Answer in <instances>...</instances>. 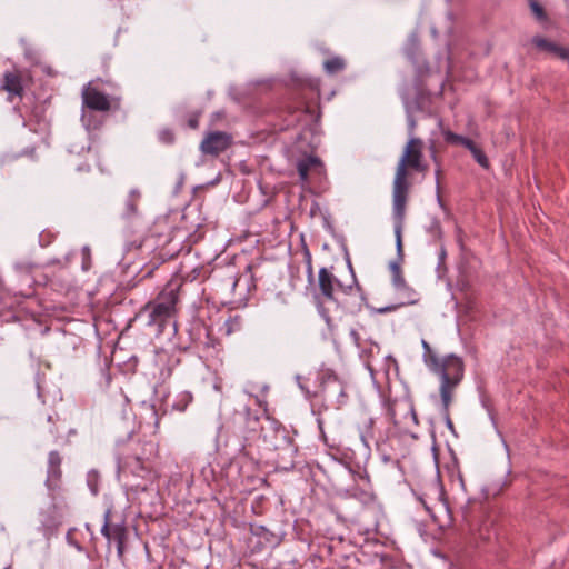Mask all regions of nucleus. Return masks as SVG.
<instances>
[{
	"label": "nucleus",
	"mask_w": 569,
	"mask_h": 569,
	"mask_svg": "<svg viewBox=\"0 0 569 569\" xmlns=\"http://www.w3.org/2000/svg\"><path fill=\"white\" fill-rule=\"evenodd\" d=\"M263 423L260 416L247 405L240 406L232 413L228 422V432L230 433L224 446L229 447L239 456L258 463L263 455L259 447L254 445L258 432H262Z\"/></svg>",
	"instance_id": "obj_1"
},
{
	"label": "nucleus",
	"mask_w": 569,
	"mask_h": 569,
	"mask_svg": "<svg viewBox=\"0 0 569 569\" xmlns=\"http://www.w3.org/2000/svg\"><path fill=\"white\" fill-rule=\"evenodd\" d=\"M423 141L420 138H411L405 147L393 180V218H395V236L398 238V248L401 253V229L406 216V206L410 183L408 182V168L418 167L422 160Z\"/></svg>",
	"instance_id": "obj_2"
},
{
	"label": "nucleus",
	"mask_w": 569,
	"mask_h": 569,
	"mask_svg": "<svg viewBox=\"0 0 569 569\" xmlns=\"http://www.w3.org/2000/svg\"><path fill=\"white\" fill-rule=\"evenodd\" d=\"M261 439L266 457L278 470H291L296 466L298 446L290 431L278 420L266 417Z\"/></svg>",
	"instance_id": "obj_3"
},
{
	"label": "nucleus",
	"mask_w": 569,
	"mask_h": 569,
	"mask_svg": "<svg viewBox=\"0 0 569 569\" xmlns=\"http://www.w3.org/2000/svg\"><path fill=\"white\" fill-rule=\"evenodd\" d=\"M318 283L325 301L335 302L349 315L361 311L363 297L355 276L350 284H342L327 268H321L318 273Z\"/></svg>",
	"instance_id": "obj_4"
},
{
	"label": "nucleus",
	"mask_w": 569,
	"mask_h": 569,
	"mask_svg": "<svg viewBox=\"0 0 569 569\" xmlns=\"http://www.w3.org/2000/svg\"><path fill=\"white\" fill-rule=\"evenodd\" d=\"M180 288V282L170 281L154 300L144 306L143 310L149 312L148 325L157 326L162 331L168 320L177 313Z\"/></svg>",
	"instance_id": "obj_5"
},
{
	"label": "nucleus",
	"mask_w": 569,
	"mask_h": 569,
	"mask_svg": "<svg viewBox=\"0 0 569 569\" xmlns=\"http://www.w3.org/2000/svg\"><path fill=\"white\" fill-rule=\"evenodd\" d=\"M423 361L433 373L439 376L440 387L459 386L463 379V360L453 353L439 358L430 348L423 352Z\"/></svg>",
	"instance_id": "obj_6"
},
{
	"label": "nucleus",
	"mask_w": 569,
	"mask_h": 569,
	"mask_svg": "<svg viewBox=\"0 0 569 569\" xmlns=\"http://www.w3.org/2000/svg\"><path fill=\"white\" fill-rule=\"evenodd\" d=\"M386 409L389 419L400 431H408L410 425H418V417L413 402L408 396L391 397L386 400Z\"/></svg>",
	"instance_id": "obj_7"
},
{
	"label": "nucleus",
	"mask_w": 569,
	"mask_h": 569,
	"mask_svg": "<svg viewBox=\"0 0 569 569\" xmlns=\"http://www.w3.org/2000/svg\"><path fill=\"white\" fill-rule=\"evenodd\" d=\"M173 239L169 236L151 231L136 246L147 254L156 253L161 261L174 258L180 251V243L171 247Z\"/></svg>",
	"instance_id": "obj_8"
},
{
	"label": "nucleus",
	"mask_w": 569,
	"mask_h": 569,
	"mask_svg": "<svg viewBox=\"0 0 569 569\" xmlns=\"http://www.w3.org/2000/svg\"><path fill=\"white\" fill-rule=\"evenodd\" d=\"M123 470L129 471L133 477L139 478L131 483L136 491H146L156 479V472L149 459L140 456H129L124 460Z\"/></svg>",
	"instance_id": "obj_9"
},
{
	"label": "nucleus",
	"mask_w": 569,
	"mask_h": 569,
	"mask_svg": "<svg viewBox=\"0 0 569 569\" xmlns=\"http://www.w3.org/2000/svg\"><path fill=\"white\" fill-rule=\"evenodd\" d=\"M320 395L326 409H340L347 399L343 382L335 375L322 379Z\"/></svg>",
	"instance_id": "obj_10"
},
{
	"label": "nucleus",
	"mask_w": 569,
	"mask_h": 569,
	"mask_svg": "<svg viewBox=\"0 0 569 569\" xmlns=\"http://www.w3.org/2000/svg\"><path fill=\"white\" fill-rule=\"evenodd\" d=\"M41 432L49 442L63 446L69 443V436L74 435L76 430L56 413L48 416L41 425Z\"/></svg>",
	"instance_id": "obj_11"
},
{
	"label": "nucleus",
	"mask_w": 569,
	"mask_h": 569,
	"mask_svg": "<svg viewBox=\"0 0 569 569\" xmlns=\"http://www.w3.org/2000/svg\"><path fill=\"white\" fill-rule=\"evenodd\" d=\"M232 144V136L224 131L208 132L200 143V150L206 156L218 157Z\"/></svg>",
	"instance_id": "obj_12"
},
{
	"label": "nucleus",
	"mask_w": 569,
	"mask_h": 569,
	"mask_svg": "<svg viewBox=\"0 0 569 569\" xmlns=\"http://www.w3.org/2000/svg\"><path fill=\"white\" fill-rule=\"evenodd\" d=\"M101 533L108 539L109 542H116L118 555L122 556L124 551V542L127 539V528L123 522L113 523L111 521L110 510H107L104 513V522L101 528Z\"/></svg>",
	"instance_id": "obj_13"
},
{
	"label": "nucleus",
	"mask_w": 569,
	"mask_h": 569,
	"mask_svg": "<svg viewBox=\"0 0 569 569\" xmlns=\"http://www.w3.org/2000/svg\"><path fill=\"white\" fill-rule=\"evenodd\" d=\"M82 99L84 107L93 111H109L111 108L108 97L90 84L82 90Z\"/></svg>",
	"instance_id": "obj_14"
},
{
	"label": "nucleus",
	"mask_w": 569,
	"mask_h": 569,
	"mask_svg": "<svg viewBox=\"0 0 569 569\" xmlns=\"http://www.w3.org/2000/svg\"><path fill=\"white\" fill-rule=\"evenodd\" d=\"M286 112L291 118L287 119V127L300 123L302 118L307 116L315 120H318L320 117V112L307 102H299L297 106H287Z\"/></svg>",
	"instance_id": "obj_15"
},
{
	"label": "nucleus",
	"mask_w": 569,
	"mask_h": 569,
	"mask_svg": "<svg viewBox=\"0 0 569 569\" xmlns=\"http://www.w3.org/2000/svg\"><path fill=\"white\" fill-rule=\"evenodd\" d=\"M1 89L7 91L9 100L12 101L13 97L22 98L24 89L22 78L19 71H7L3 74Z\"/></svg>",
	"instance_id": "obj_16"
},
{
	"label": "nucleus",
	"mask_w": 569,
	"mask_h": 569,
	"mask_svg": "<svg viewBox=\"0 0 569 569\" xmlns=\"http://www.w3.org/2000/svg\"><path fill=\"white\" fill-rule=\"evenodd\" d=\"M531 41L539 50L549 52L556 58L569 62V47L560 46L540 36L533 37Z\"/></svg>",
	"instance_id": "obj_17"
},
{
	"label": "nucleus",
	"mask_w": 569,
	"mask_h": 569,
	"mask_svg": "<svg viewBox=\"0 0 569 569\" xmlns=\"http://www.w3.org/2000/svg\"><path fill=\"white\" fill-rule=\"evenodd\" d=\"M61 456L58 451H50L48 455V477L47 485L49 488L54 489L58 487L62 471H61Z\"/></svg>",
	"instance_id": "obj_18"
},
{
	"label": "nucleus",
	"mask_w": 569,
	"mask_h": 569,
	"mask_svg": "<svg viewBox=\"0 0 569 569\" xmlns=\"http://www.w3.org/2000/svg\"><path fill=\"white\" fill-rule=\"evenodd\" d=\"M396 247H398V238L396 237ZM398 260L391 261L389 264L392 284L397 290L400 291H411L410 287L407 284V281L402 274L401 262L403 261V247L401 246V256L399 252V248H397Z\"/></svg>",
	"instance_id": "obj_19"
},
{
	"label": "nucleus",
	"mask_w": 569,
	"mask_h": 569,
	"mask_svg": "<svg viewBox=\"0 0 569 569\" xmlns=\"http://www.w3.org/2000/svg\"><path fill=\"white\" fill-rule=\"evenodd\" d=\"M458 386L439 387V395L441 401V413L449 429L453 430V422L450 417V406L453 401L455 391Z\"/></svg>",
	"instance_id": "obj_20"
},
{
	"label": "nucleus",
	"mask_w": 569,
	"mask_h": 569,
	"mask_svg": "<svg viewBox=\"0 0 569 569\" xmlns=\"http://www.w3.org/2000/svg\"><path fill=\"white\" fill-rule=\"evenodd\" d=\"M192 396L190 392L182 391L177 395H167L163 399V405L166 409L176 410L182 412L186 410L188 405L191 402Z\"/></svg>",
	"instance_id": "obj_21"
},
{
	"label": "nucleus",
	"mask_w": 569,
	"mask_h": 569,
	"mask_svg": "<svg viewBox=\"0 0 569 569\" xmlns=\"http://www.w3.org/2000/svg\"><path fill=\"white\" fill-rule=\"evenodd\" d=\"M321 161L318 157L308 156L297 162V171L302 182L308 181L309 172L321 168Z\"/></svg>",
	"instance_id": "obj_22"
},
{
	"label": "nucleus",
	"mask_w": 569,
	"mask_h": 569,
	"mask_svg": "<svg viewBox=\"0 0 569 569\" xmlns=\"http://www.w3.org/2000/svg\"><path fill=\"white\" fill-rule=\"evenodd\" d=\"M141 198V193L139 190L133 189L128 194V198L126 200L123 216L131 217L137 213L138 211V202Z\"/></svg>",
	"instance_id": "obj_23"
},
{
	"label": "nucleus",
	"mask_w": 569,
	"mask_h": 569,
	"mask_svg": "<svg viewBox=\"0 0 569 569\" xmlns=\"http://www.w3.org/2000/svg\"><path fill=\"white\" fill-rule=\"evenodd\" d=\"M467 149L482 168L488 169L490 167L489 159L485 151L475 141L470 140V144L467 146Z\"/></svg>",
	"instance_id": "obj_24"
},
{
	"label": "nucleus",
	"mask_w": 569,
	"mask_h": 569,
	"mask_svg": "<svg viewBox=\"0 0 569 569\" xmlns=\"http://www.w3.org/2000/svg\"><path fill=\"white\" fill-rule=\"evenodd\" d=\"M327 73L336 74L346 68V61L341 57H332L323 62Z\"/></svg>",
	"instance_id": "obj_25"
},
{
	"label": "nucleus",
	"mask_w": 569,
	"mask_h": 569,
	"mask_svg": "<svg viewBox=\"0 0 569 569\" xmlns=\"http://www.w3.org/2000/svg\"><path fill=\"white\" fill-rule=\"evenodd\" d=\"M442 134L445 137L446 142L450 144H461L465 148H467V146L470 144L471 139L457 134L450 130H442Z\"/></svg>",
	"instance_id": "obj_26"
},
{
	"label": "nucleus",
	"mask_w": 569,
	"mask_h": 569,
	"mask_svg": "<svg viewBox=\"0 0 569 569\" xmlns=\"http://www.w3.org/2000/svg\"><path fill=\"white\" fill-rule=\"evenodd\" d=\"M531 12L535 14L538 21H546L548 16L543 7L537 0H528Z\"/></svg>",
	"instance_id": "obj_27"
},
{
	"label": "nucleus",
	"mask_w": 569,
	"mask_h": 569,
	"mask_svg": "<svg viewBox=\"0 0 569 569\" xmlns=\"http://www.w3.org/2000/svg\"><path fill=\"white\" fill-rule=\"evenodd\" d=\"M373 425L375 420L369 418L365 423V430L361 432V440L369 447L368 440L373 438Z\"/></svg>",
	"instance_id": "obj_28"
},
{
	"label": "nucleus",
	"mask_w": 569,
	"mask_h": 569,
	"mask_svg": "<svg viewBox=\"0 0 569 569\" xmlns=\"http://www.w3.org/2000/svg\"><path fill=\"white\" fill-rule=\"evenodd\" d=\"M411 303H415V300H406V301H400L398 303H393V305H388L386 307H382V308H378L376 310L377 313H388V312H392V311H396L397 309L403 307V306H407V305H411Z\"/></svg>",
	"instance_id": "obj_29"
},
{
	"label": "nucleus",
	"mask_w": 569,
	"mask_h": 569,
	"mask_svg": "<svg viewBox=\"0 0 569 569\" xmlns=\"http://www.w3.org/2000/svg\"><path fill=\"white\" fill-rule=\"evenodd\" d=\"M159 139L166 144H171L174 142L176 136L171 129H163L159 133Z\"/></svg>",
	"instance_id": "obj_30"
},
{
	"label": "nucleus",
	"mask_w": 569,
	"mask_h": 569,
	"mask_svg": "<svg viewBox=\"0 0 569 569\" xmlns=\"http://www.w3.org/2000/svg\"><path fill=\"white\" fill-rule=\"evenodd\" d=\"M206 332H207V340L203 342L204 347L209 350L210 349L216 350V347L220 346L219 340L211 338L210 331L208 329H206Z\"/></svg>",
	"instance_id": "obj_31"
},
{
	"label": "nucleus",
	"mask_w": 569,
	"mask_h": 569,
	"mask_svg": "<svg viewBox=\"0 0 569 569\" xmlns=\"http://www.w3.org/2000/svg\"><path fill=\"white\" fill-rule=\"evenodd\" d=\"M188 127L197 129L199 127V113H192L188 119Z\"/></svg>",
	"instance_id": "obj_32"
},
{
	"label": "nucleus",
	"mask_w": 569,
	"mask_h": 569,
	"mask_svg": "<svg viewBox=\"0 0 569 569\" xmlns=\"http://www.w3.org/2000/svg\"><path fill=\"white\" fill-rule=\"evenodd\" d=\"M429 151H430V157H431L432 161L435 162V164L439 166L440 160L437 156V149H436V144L433 141L430 143Z\"/></svg>",
	"instance_id": "obj_33"
},
{
	"label": "nucleus",
	"mask_w": 569,
	"mask_h": 569,
	"mask_svg": "<svg viewBox=\"0 0 569 569\" xmlns=\"http://www.w3.org/2000/svg\"><path fill=\"white\" fill-rule=\"evenodd\" d=\"M361 498H362L363 502L368 503V502L375 501L376 496L372 492L362 491L361 492Z\"/></svg>",
	"instance_id": "obj_34"
},
{
	"label": "nucleus",
	"mask_w": 569,
	"mask_h": 569,
	"mask_svg": "<svg viewBox=\"0 0 569 569\" xmlns=\"http://www.w3.org/2000/svg\"><path fill=\"white\" fill-rule=\"evenodd\" d=\"M436 183H437V192L439 193L440 192V176L442 173V170H441V167L440 164L439 166H436Z\"/></svg>",
	"instance_id": "obj_35"
},
{
	"label": "nucleus",
	"mask_w": 569,
	"mask_h": 569,
	"mask_svg": "<svg viewBox=\"0 0 569 569\" xmlns=\"http://www.w3.org/2000/svg\"><path fill=\"white\" fill-rule=\"evenodd\" d=\"M410 168L416 170V171H419V172H426L428 170V166L422 163V160L419 161V166L418 167H410Z\"/></svg>",
	"instance_id": "obj_36"
},
{
	"label": "nucleus",
	"mask_w": 569,
	"mask_h": 569,
	"mask_svg": "<svg viewBox=\"0 0 569 569\" xmlns=\"http://www.w3.org/2000/svg\"><path fill=\"white\" fill-rule=\"evenodd\" d=\"M422 347H423V352L428 351L431 348L430 345L426 340H422Z\"/></svg>",
	"instance_id": "obj_37"
},
{
	"label": "nucleus",
	"mask_w": 569,
	"mask_h": 569,
	"mask_svg": "<svg viewBox=\"0 0 569 569\" xmlns=\"http://www.w3.org/2000/svg\"><path fill=\"white\" fill-rule=\"evenodd\" d=\"M409 126H410V129L413 130L415 127H416V121L413 118H410V121H409Z\"/></svg>",
	"instance_id": "obj_38"
},
{
	"label": "nucleus",
	"mask_w": 569,
	"mask_h": 569,
	"mask_svg": "<svg viewBox=\"0 0 569 569\" xmlns=\"http://www.w3.org/2000/svg\"><path fill=\"white\" fill-rule=\"evenodd\" d=\"M156 268H157V266H154L152 269L148 270L143 277L144 278L150 277Z\"/></svg>",
	"instance_id": "obj_39"
},
{
	"label": "nucleus",
	"mask_w": 569,
	"mask_h": 569,
	"mask_svg": "<svg viewBox=\"0 0 569 569\" xmlns=\"http://www.w3.org/2000/svg\"><path fill=\"white\" fill-rule=\"evenodd\" d=\"M23 153H24V154H29V156H31V157H32V156H33V153H34V149L32 148V149H30V150H26Z\"/></svg>",
	"instance_id": "obj_40"
},
{
	"label": "nucleus",
	"mask_w": 569,
	"mask_h": 569,
	"mask_svg": "<svg viewBox=\"0 0 569 569\" xmlns=\"http://www.w3.org/2000/svg\"><path fill=\"white\" fill-rule=\"evenodd\" d=\"M238 281H239V279L233 278V280H232V286H233V288L238 284Z\"/></svg>",
	"instance_id": "obj_41"
},
{
	"label": "nucleus",
	"mask_w": 569,
	"mask_h": 569,
	"mask_svg": "<svg viewBox=\"0 0 569 569\" xmlns=\"http://www.w3.org/2000/svg\"><path fill=\"white\" fill-rule=\"evenodd\" d=\"M435 227H436L437 231L440 232V226L438 222L435 223Z\"/></svg>",
	"instance_id": "obj_42"
},
{
	"label": "nucleus",
	"mask_w": 569,
	"mask_h": 569,
	"mask_svg": "<svg viewBox=\"0 0 569 569\" xmlns=\"http://www.w3.org/2000/svg\"><path fill=\"white\" fill-rule=\"evenodd\" d=\"M446 256V252L442 250L440 258H443Z\"/></svg>",
	"instance_id": "obj_43"
},
{
	"label": "nucleus",
	"mask_w": 569,
	"mask_h": 569,
	"mask_svg": "<svg viewBox=\"0 0 569 569\" xmlns=\"http://www.w3.org/2000/svg\"><path fill=\"white\" fill-rule=\"evenodd\" d=\"M308 270H309V274L311 276V273H312L311 266H309V269H308Z\"/></svg>",
	"instance_id": "obj_44"
}]
</instances>
